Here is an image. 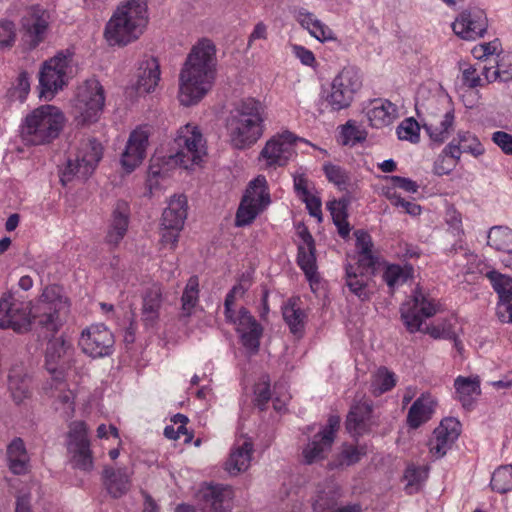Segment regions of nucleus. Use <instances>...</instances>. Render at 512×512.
Returning a JSON list of instances; mask_svg holds the SVG:
<instances>
[{
  "label": "nucleus",
  "mask_w": 512,
  "mask_h": 512,
  "mask_svg": "<svg viewBox=\"0 0 512 512\" xmlns=\"http://www.w3.org/2000/svg\"><path fill=\"white\" fill-rule=\"evenodd\" d=\"M216 63V48L210 40L202 39L193 46L179 75L178 99L182 105H195L208 93Z\"/></svg>",
  "instance_id": "obj_1"
},
{
  "label": "nucleus",
  "mask_w": 512,
  "mask_h": 512,
  "mask_svg": "<svg viewBox=\"0 0 512 512\" xmlns=\"http://www.w3.org/2000/svg\"><path fill=\"white\" fill-rule=\"evenodd\" d=\"M266 109L255 98L239 101L226 120V129L230 145L238 150L252 147L263 136L265 130Z\"/></svg>",
  "instance_id": "obj_2"
},
{
  "label": "nucleus",
  "mask_w": 512,
  "mask_h": 512,
  "mask_svg": "<svg viewBox=\"0 0 512 512\" xmlns=\"http://www.w3.org/2000/svg\"><path fill=\"white\" fill-rule=\"evenodd\" d=\"M148 23L147 4L144 0L122 2L105 27L110 45H127L138 39Z\"/></svg>",
  "instance_id": "obj_3"
},
{
  "label": "nucleus",
  "mask_w": 512,
  "mask_h": 512,
  "mask_svg": "<svg viewBox=\"0 0 512 512\" xmlns=\"http://www.w3.org/2000/svg\"><path fill=\"white\" fill-rule=\"evenodd\" d=\"M65 124L63 112L54 105H42L28 113L21 126L26 145H46L56 139Z\"/></svg>",
  "instance_id": "obj_4"
},
{
  "label": "nucleus",
  "mask_w": 512,
  "mask_h": 512,
  "mask_svg": "<svg viewBox=\"0 0 512 512\" xmlns=\"http://www.w3.org/2000/svg\"><path fill=\"white\" fill-rule=\"evenodd\" d=\"M437 311L438 305L435 300L418 289L400 307L401 319L410 333L421 331L434 339L452 338L453 332L445 324L429 325L422 330L424 320L434 316Z\"/></svg>",
  "instance_id": "obj_5"
},
{
  "label": "nucleus",
  "mask_w": 512,
  "mask_h": 512,
  "mask_svg": "<svg viewBox=\"0 0 512 512\" xmlns=\"http://www.w3.org/2000/svg\"><path fill=\"white\" fill-rule=\"evenodd\" d=\"M103 156L102 144L94 138L82 139L73 156L67 159L60 170V181L67 185L74 179L86 180L95 171Z\"/></svg>",
  "instance_id": "obj_6"
},
{
  "label": "nucleus",
  "mask_w": 512,
  "mask_h": 512,
  "mask_svg": "<svg viewBox=\"0 0 512 512\" xmlns=\"http://www.w3.org/2000/svg\"><path fill=\"white\" fill-rule=\"evenodd\" d=\"M246 287L242 284L235 285L225 298V316L236 326L240 340L244 348L251 354H256L260 346V338L263 329L257 320L245 309L241 308L238 313L232 310L235 299L242 296Z\"/></svg>",
  "instance_id": "obj_7"
},
{
  "label": "nucleus",
  "mask_w": 512,
  "mask_h": 512,
  "mask_svg": "<svg viewBox=\"0 0 512 512\" xmlns=\"http://www.w3.org/2000/svg\"><path fill=\"white\" fill-rule=\"evenodd\" d=\"M68 312L67 299L58 286L46 287L37 302L29 304L30 319L50 332H56L62 325V316Z\"/></svg>",
  "instance_id": "obj_8"
},
{
  "label": "nucleus",
  "mask_w": 512,
  "mask_h": 512,
  "mask_svg": "<svg viewBox=\"0 0 512 512\" xmlns=\"http://www.w3.org/2000/svg\"><path fill=\"white\" fill-rule=\"evenodd\" d=\"M72 62L73 53L69 49L44 62L39 75L40 97L51 99L67 85L69 74L72 72Z\"/></svg>",
  "instance_id": "obj_9"
},
{
  "label": "nucleus",
  "mask_w": 512,
  "mask_h": 512,
  "mask_svg": "<svg viewBox=\"0 0 512 512\" xmlns=\"http://www.w3.org/2000/svg\"><path fill=\"white\" fill-rule=\"evenodd\" d=\"M105 102L104 90L96 79L85 81L78 87L73 113L79 125L94 123L99 119Z\"/></svg>",
  "instance_id": "obj_10"
},
{
  "label": "nucleus",
  "mask_w": 512,
  "mask_h": 512,
  "mask_svg": "<svg viewBox=\"0 0 512 512\" xmlns=\"http://www.w3.org/2000/svg\"><path fill=\"white\" fill-rule=\"evenodd\" d=\"M362 87V75L355 66L344 67L332 80L326 102L333 111H340L351 105Z\"/></svg>",
  "instance_id": "obj_11"
},
{
  "label": "nucleus",
  "mask_w": 512,
  "mask_h": 512,
  "mask_svg": "<svg viewBox=\"0 0 512 512\" xmlns=\"http://www.w3.org/2000/svg\"><path fill=\"white\" fill-rule=\"evenodd\" d=\"M270 204L267 181L258 176L250 182L236 213L235 223L238 227L249 225L257 215Z\"/></svg>",
  "instance_id": "obj_12"
},
{
  "label": "nucleus",
  "mask_w": 512,
  "mask_h": 512,
  "mask_svg": "<svg viewBox=\"0 0 512 512\" xmlns=\"http://www.w3.org/2000/svg\"><path fill=\"white\" fill-rule=\"evenodd\" d=\"M175 142L178 152L172 158L175 163H180L185 168L199 164L206 155V142L196 125L189 123L181 127Z\"/></svg>",
  "instance_id": "obj_13"
},
{
  "label": "nucleus",
  "mask_w": 512,
  "mask_h": 512,
  "mask_svg": "<svg viewBox=\"0 0 512 512\" xmlns=\"http://www.w3.org/2000/svg\"><path fill=\"white\" fill-rule=\"evenodd\" d=\"M114 336L104 324H92L82 330L78 344L91 358H103L112 354Z\"/></svg>",
  "instance_id": "obj_14"
},
{
  "label": "nucleus",
  "mask_w": 512,
  "mask_h": 512,
  "mask_svg": "<svg viewBox=\"0 0 512 512\" xmlns=\"http://www.w3.org/2000/svg\"><path fill=\"white\" fill-rule=\"evenodd\" d=\"M30 326L29 302L13 293L0 299V328L16 332L28 330Z\"/></svg>",
  "instance_id": "obj_15"
},
{
  "label": "nucleus",
  "mask_w": 512,
  "mask_h": 512,
  "mask_svg": "<svg viewBox=\"0 0 512 512\" xmlns=\"http://www.w3.org/2000/svg\"><path fill=\"white\" fill-rule=\"evenodd\" d=\"M299 138L290 131H283L272 136L260 153V158L267 166H284L295 153Z\"/></svg>",
  "instance_id": "obj_16"
},
{
  "label": "nucleus",
  "mask_w": 512,
  "mask_h": 512,
  "mask_svg": "<svg viewBox=\"0 0 512 512\" xmlns=\"http://www.w3.org/2000/svg\"><path fill=\"white\" fill-rule=\"evenodd\" d=\"M49 13L39 7L29 8L21 19L22 40L33 49L44 41L49 28Z\"/></svg>",
  "instance_id": "obj_17"
},
{
  "label": "nucleus",
  "mask_w": 512,
  "mask_h": 512,
  "mask_svg": "<svg viewBox=\"0 0 512 512\" xmlns=\"http://www.w3.org/2000/svg\"><path fill=\"white\" fill-rule=\"evenodd\" d=\"M487 28L486 13L479 8H468L462 11L452 24L454 33L464 40L483 37Z\"/></svg>",
  "instance_id": "obj_18"
},
{
  "label": "nucleus",
  "mask_w": 512,
  "mask_h": 512,
  "mask_svg": "<svg viewBox=\"0 0 512 512\" xmlns=\"http://www.w3.org/2000/svg\"><path fill=\"white\" fill-rule=\"evenodd\" d=\"M232 488L222 484H205L197 492L196 498L203 510L225 512L231 507Z\"/></svg>",
  "instance_id": "obj_19"
},
{
  "label": "nucleus",
  "mask_w": 512,
  "mask_h": 512,
  "mask_svg": "<svg viewBox=\"0 0 512 512\" xmlns=\"http://www.w3.org/2000/svg\"><path fill=\"white\" fill-rule=\"evenodd\" d=\"M73 346L62 337L51 340L46 348L45 365L54 377H64V371L70 368Z\"/></svg>",
  "instance_id": "obj_20"
},
{
  "label": "nucleus",
  "mask_w": 512,
  "mask_h": 512,
  "mask_svg": "<svg viewBox=\"0 0 512 512\" xmlns=\"http://www.w3.org/2000/svg\"><path fill=\"white\" fill-rule=\"evenodd\" d=\"M149 144V131L145 127H138L130 133L125 150L121 155L122 167L132 172L146 157Z\"/></svg>",
  "instance_id": "obj_21"
},
{
  "label": "nucleus",
  "mask_w": 512,
  "mask_h": 512,
  "mask_svg": "<svg viewBox=\"0 0 512 512\" xmlns=\"http://www.w3.org/2000/svg\"><path fill=\"white\" fill-rule=\"evenodd\" d=\"M437 101L431 99L427 110L432 108L433 104ZM454 126V112L453 110L445 111H428L424 122V129L428 133L431 141L442 144L447 140L453 131Z\"/></svg>",
  "instance_id": "obj_22"
},
{
  "label": "nucleus",
  "mask_w": 512,
  "mask_h": 512,
  "mask_svg": "<svg viewBox=\"0 0 512 512\" xmlns=\"http://www.w3.org/2000/svg\"><path fill=\"white\" fill-rule=\"evenodd\" d=\"M374 424L372 417V404L361 400L353 404L346 419V429L352 436L367 433Z\"/></svg>",
  "instance_id": "obj_23"
},
{
  "label": "nucleus",
  "mask_w": 512,
  "mask_h": 512,
  "mask_svg": "<svg viewBox=\"0 0 512 512\" xmlns=\"http://www.w3.org/2000/svg\"><path fill=\"white\" fill-rule=\"evenodd\" d=\"M438 405L437 399L430 393H422L410 406L406 423L409 428L417 429L430 421Z\"/></svg>",
  "instance_id": "obj_24"
},
{
  "label": "nucleus",
  "mask_w": 512,
  "mask_h": 512,
  "mask_svg": "<svg viewBox=\"0 0 512 512\" xmlns=\"http://www.w3.org/2000/svg\"><path fill=\"white\" fill-rule=\"evenodd\" d=\"M299 236L301 243L298 245L297 263L310 282L317 281L314 239L306 229L300 231Z\"/></svg>",
  "instance_id": "obj_25"
},
{
  "label": "nucleus",
  "mask_w": 512,
  "mask_h": 512,
  "mask_svg": "<svg viewBox=\"0 0 512 512\" xmlns=\"http://www.w3.org/2000/svg\"><path fill=\"white\" fill-rule=\"evenodd\" d=\"M130 208L127 202L118 201L113 209L106 241L110 245H118L128 230Z\"/></svg>",
  "instance_id": "obj_26"
},
{
  "label": "nucleus",
  "mask_w": 512,
  "mask_h": 512,
  "mask_svg": "<svg viewBox=\"0 0 512 512\" xmlns=\"http://www.w3.org/2000/svg\"><path fill=\"white\" fill-rule=\"evenodd\" d=\"M141 320L145 327L153 328L159 319L162 305V289L158 284L148 287L142 297Z\"/></svg>",
  "instance_id": "obj_27"
},
{
  "label": "nucleus",
  "mask_w": 512,
  "mask_h": 512,
  "mask_svg": "<svg viewBox=\"0 0 512 512\" xmlns=\"http://www.w3.org/2000/svg\"><path fill=\"white\" fill-rule=\"evenodd\" d=\"M484 148L478 138L468 131H459L457 136L443 149V153L460 159L462 153H470L477 157L482 155Z\"/></svg>",
  "instance_id": "obj_28"
},
{
  "label": "nucleus",
  "mask_w": 512,
  "mask_h": 512,
  "mask_svg": "<svg viewBox=\"0 0 512 512\" xmlns=\"http://www.w3.org/2000/svg\"><path fill=\"white\" fill-rule=\"evenodd\" d=\"M373 269L374 268H358V263H348L345 266L346 286L349 288L350 292L356 295L361 301H365L370 298L367 283L369 274L372 273Z\"/></svg>",
  "instance_id": "obj_29"
},
{
  "label": "nucleus",
  "mask_w": 512,
  "mask_h": 512,
  "mask_svg": "<svg viewBox=\"0 0 512 512\" xmlns=\"http://www.w3.org/2000/svg\"><path fill=\"white\" fill-rule=\"evenodd\" d=\"M135 89L139 94L154 91L160 80L159 63L155 58L142 61L137 70Z\"/></svg>",
  "instance_id": "obj_30"
},
{
  "label": "nucleus",
  "mask_w": 512,
  "mask_h": 512,
  "mask_svg": "<svg viewBox=\"0 0 512 512\" xmlns=\"http://www.w3.org/2000/svg\"><path fill=\"white\" fill-rule=\"evenodd\" d=\"M296 20L312 37L321 42L336 39L332 29L306 9L302 8L297 11Z\"/></svg>",
  "instance_id": "obj_31"
},
{
  "label": "nucleus",
  "mask_w": 512,
  "mask_h": 512,
  "mask_svg": "<svg viewBox=\"0 0 512 512\" xmlns=\"http://www.w3.org/2000/svg\"><path fill=\"white\" fill-rule=\"evenodd\" d=\"M397 116V107L388 100H374L367 111V118L375 128L389 126Z\"/></svg>",
  "instance_id": "obj_32"
},
{
  "label": "nucleus",
  "mask_w": 512,
  "mask_h": 512,
  "mask_svg": "<svg viewBox=\"0 0 512 512\" xmlns=\"http://www.w3.org/2000/svg\"><path fill=\"white\" fill-rule=\"evenodd\" d=\"M187 217V199L183 195L173 196L163 211L161 226L182 229Z\"/></svg>",
  "instance_id": "obj_33"
},
{
  "label": "nucleus",
  "mask_w": 512,
  "mask_h": 512,
  "mask_svg": "<svg viewBox=\"0 0 512 512\" xmlns=\"http://www.w3.org/2000/svg\"><path fill=\"white\" fill-rule=\"evenodd\" d=\"M341 497L340 487L332 480L319 486L312 507L314 512H332Z\"/></svg>",
  "instance_id": "obj_34"
},
{
  "label": "nucleus",
  "mask_w": 512,
  "mask_h": 512,
  "mask_svg": "<svg viewBox=\"0 0 512 512\" xmlns=\"http://www.w3.org/2000/svg\"><path fill=\"white\" fill-rule=\"evenodd\" d=\"M456 398L465 409H471L477 397L481 393L480 380L475 377L458 376L454 381Z\"/></svg>",
  "instance_id": "obj_35"
},
{
  "label": "nucleus",
  "mask_w": 512,
  "mask_h": 512,
  "mask_svg": "<svg viewBox=\"0 0 512 512\" xmlns=\"http://www.w3.org/2000/svg\"><path fill=\"white\" fill-rule=\"evenodd\" d=\"M104 485L108 493L114 497L119 498L130 488V476L126 469L105 468L103 471Z\"/></svg>",
  "instance_id": "obj_36"
},
{
  "label": "nucleus",
  "mask_w": 512,
  "mask_h": 512,
  "mask_svg": "<svg viewBox=\"0 0 512 512\" xmlns=\"http://www.w3.org/2000/svg\"><path fill=\"white\" fill-rule=\"evenodd\" d=\"M64 377L54 376V388L52 389V397L55 398V409L59 411L64 418H71L74 414V394L70 389L66 388L63 382Z\"/></svg>",
  "instance_id": "obj_37"
},
{
  "label": "nucleus",
  "mask_w": 512,
  "mask_h": 512,
  "mask_svg": "<svg viewBox=\"0 0 512 512\" xmlns=\"http://www.w3.org/2000/svg\"><path fill=\"white\" fill-rule=\"evenodd\" d=\"M461 429L462 425L458 419L454 417H446L442 419L433 432L436 439L435 448L452 446L460 436Z\"/></svg>",
  "instance_id": "obj_38"
},
{
  "label": "nucleus",
  "mask_w": 512,
  "mask_h": 512,
  "mask_svg": "<svg viewBox=\"0 0 512 512\" xmlns=\"http://www.w3.org/2000/svg\"><path fill=\"white\" fill-rule=\"evenodd\" d=\"M8 378L11 396L15 403L20 404L30 395V379L21 366L13 367Z\"/></svg>",
  "instance_id": "obj_39"
},
{
  "label": "nucleus",
  "mask_w": 512,
  "mask_h": 512,
  "mask_svg": "<svg viewBox=\"0 0 512 512\" xmlns=\"http://www.w3.org/2000/svg\"><path fill=\"white\" fill-rule=\"evenodd\" d=\"M354 235L356 237L358 253L356 262L358 263V268H374L377 259L372 252L373 242L371 236L363 230L355 231Z\"/></svg>",
  "instance_id": "obj_40"
},
{
  "label": "nucleus",
  "mask_w": 512,
  "mask_h": 512,
  "mask_svg": "<svg viewBox=\"0 0 512 512\" xmlns=\"http://www.w3.org/2000/svg\"><path fill=\"white\" fill-rule=\"evenodd\" d=\"M482 74L488 82L496 80L507 82L512 80V56L502 55L494 61V65H484Z\"/></svg>",
  "instance_id": "obj_41"
},
{
  "label": "nucleus",
  "mask_w": 512,
  "mask_h": 512,
  "mask_svg": "<svg viewBox=\"0 0 512 512\" xmlns=\"http://www.w3.org/2000/svg\"><path fill=\"white\" fill-rule=\"evenodd\" d=\"M429 467L409 463L404 471L403 480L406 482L404 490L407 494L417 493L428 478Z\"/></svg>",
  "instance_id": "obj_42"
},
{
  "label": "nucleus",
  "mask_w": 512,
  "mask_h": 512,
  "mask_svg": "<svg viewBox=\"0 0 512 512\" xmlns=\"http://www.w3.org/2000/svg\"><path fill=\"white\" fill-rule=\"evenodd\" d=\"M341 419L338 415H330L327 423L313 436L310 448L331 447L340 428Z\"/></svg>",
  "instance_id": "obj_43"
},
{
  "label": "nucleus",
  "mask_w": 512,
  "mask_h": 512,
  "mask_svg": "<svg viewBox=\"0 0 512 512\" xmlns=\"http://www.w3.org/2000/svg\"><path fill=\"white\" fill-rule=\"evenodd\" d=\"M283 318L293 334L301 333L303 331L306 314L297 305L296 300H289L284 305Z\"/></svg>",
  "instance_id": "obj_44"
},
{
  "label": "nucleus",
  "mask_w": 512,
  "mask_h": 512,
  "mask_svg": "<svg viewBox=\"0 0 512 512\" xmlns=\"http://www.w3.org/2000/svg\"><path fill=\"white\" fill-rule=\"evenodd\" d=\"M487 243L495 250L506 252L512 250V230L508 227H492L487 235Z\"/></svg>",
  "instance_id": "obj_45"
},
{
  "label": "nucleus",
  "mask_w": 512,
  "mask_h": 512,
  "mask_svg": "<svg viewBox=\"0 0 512 512\" xmlns=\"http://www.w3.org/2000/svg\"><path fill=\"white\" fill-rule=\"evenodd\" d=\"M323 171L330 183L335 185L340 191H348L352 183V178L345 168L327 163L324 164Z\"/></svg>",
  "instance_id": "obj_46"
},
{
  "label": "nucleus",
  "mask_w": 512,
  "mask_h": 512,
  "mask_svg": "<svg viewBox=\"0 0 512 512\" xmlns=\"http://www.w3.org/2000/svg\"><path fill=\"white\" fill-rule=\"evenodd\" d=\"M253 451L254 450H232L225 463V470L232 476L246 471L251 464Z\"/></svg>",
  "instance_id": "obj_47"
},
{
  "label": "nucleus",
  "mask_w": 512,
  "mask_h": 512,
  "mask_svg": "<svg viewBox=\"0 0 512 512\" xmlns=\"http://www.w3.org/2000/svg\"><path fill=\"white\" fill-rule=\"evenodd\" d=\"M199 299V280L197 276H192L187 281L185 289L182 294V315L189 317L193 309L198 303Z\"/></svg>",
  "instance_id": "obj_48"
},
{
  "label": "nucleus",
  "mask_w": 512,
  "mask_h": 512,
  "mask_svg": "<svg viewBox=\"0 0 512 512\" xmlns=\"http://www.w3.org/2000/svg\"><path fill=\"white\" fill-rule=\"evenodd\" d=\"M492 490L504 494L512 489V465H503L497 468L491 478Z\"/></svg>",
  "instance_id": "obj_49"
},
{
  "label": "nucleus",
  "mask_w": 512,
  "mask_h": 512,
  "mask_svg": "<svg viewBox=\"0 0 512 512\" xmlns=\"http://www.w3.org/2000/svg\"><path fill=\"white\" fill-rule=\"evenodd\" d=\"M68 445L71 448H89L87 426L82 421L71 423L68 433Z\"/></svg>",
  "instance_id": "obj_50"
},
{
  "label": "nucleus",
  "mask_w": 512,
  "mask_h": 512,
  "mask_svg": "<svg viewBox=\"0 0 512 512\" xmlns=\"http://www.w3.org/2000/svg\"><path fill=\"white\" fill-rule=\"evenodd\" d=\"M9 469L16 475L25 474L30 468L27 450H7Z\"/></svg>",
  "instance_id": "obj_51"
},
{
  "label": "nucleus",
  "mask_w": 512,
  "mask_h": 512,
  "mask_svg": "<svg viewBox=\"0 0 512 512\" xmlns=\"http://www.w3.org/2000/svg\"><path fill=\"white\" fill-rule=\"evenodd\" d=\"M159 157H153L150 161L147 185L152 192L160 187V182L164 181L168 176V168L161 164Z\"/></svg>",
  "instance_id": "obj_52"
},
{
  "label": "nucleus",
  "mask_w": 512,
  "mask_h": 512,
  "mask_svg": "<svg viewBox=\"0 0 512 512\" xmlns=\"http://www.w3.org/2000/svg\"><path fill=\"white\" fill-rule=\"evenodd\" d=\"M493 289L499 296V301L503 300L504 296H510L512 294V278L501 274L495 270L489 271L486 274Z\"/></svg>",
  "instance_id": "obj_53"
},
{
  "label": "nucleus",
  "mask_w": 512,
  "mask_h": 512,
  "mask_svg": "<svg viewBox=\"0 0 512 512\" xmlns=\"http://www.w3.org/2000/svg\"><path fill=\"white\" fill-rule=\"evenodd\" d=\"M395 386L394 373L389 372L386 368H381L374 375L371 387L375 395H381Z\"/></svg>",
  "instance_id": "obj_54"
},
{
  "label": "nucleus",
  "mask_w": 512,
  "mask_h": 512,
  "mask_svg": "<svg viewBox=\"0 0 512 512\" xmlns=\"http://www.w3.org/2000/svg\"><path fill=\"white\" fill-rule=\"evenodd\" d=\"M397 135L400 140L417 143L420 138V126L413 118H407L397 127Z\"/></svg>",
  "instance_id": "obj_55"
},
{
  "label": "nucleus",
  "mask_w": 512,
  "mask_h": 512,
  "mask_svg": "<svg viewBox=\"0 0 512 512\" xmlns=\"http://www.w3.org/2000/svg\"><path fill=\"white\" fill-rule=\"evenodd\" d=\"M501 51V42L499 41V39H494L493 41L476 45L472 49V54L477 59L491 61L489 58L493 55H496L498 58H500Z\"/></svg>",
  "instance_id": "obj_56"
},
{
  "label": "nucleus",
  "mask_w": 512,
  "mask_h": 512,
  "mask_svg": "<svg viewBox=\"0 0 512 512\" xmlns=\"http://www.w3.org/2000/svg\"><path fill=\"white\" fill-rule=\"evenodd\" d=\"M255 404L263 410L266 404L271 400L270 379L267 375L260 377L254 386Z\"/></svg>",
  "instance_id": "obj_57"
},
{
  "label": "nucleus",
  "mask_w": 512,
  "mask_h": 512,
  "mask_svg": "<svg viewBox=\"0 0 512 512\" xmlns=\"http://www.w3.org/2000/svg\"><path fill=\"white\" fill-rule=\"evenodd\" d=\"M408 276V272L399 265H389L383 274L384 281L392 289L405 283Z\"/></svg>",
  "instance_id": "obj_58"
},
{
  "label": "nucleus",
  "mask_w": 512,
  "mask_h": 512,
  "mask_svg": "<svg viewBox=\"0 0 512 512\" xmlns=\"http://www.w3.org/2000/svg\"><path fill=\"white\" fill-rule=\"evenodd\" d=\"M362 455V450H342L335 461L327 463V467L329 469H336L344 466H350L358 462Z\"/></svg>",
  "instance_id": "obj_59"
},
{
  "label": "nucleus",
  "mask_w": 512,
  "mask_h": 512,
  "mask_svg": "<svg viewBox=\"0 0 512 512\" xmlns=\"http://www.w3.org/2000/svg\"><path fill=\"white\" fill-rule=\"evenodd\" d=\"M386 197L390 200L391 204L400 207L405 213L417 216L421 213V207L415 202L405 200L394 191H387Z\"/></svg>",
  "instance_id": "obj_60"
},
{
  "label": "nucleus",
  "mask_w": 512,
  "mask_h": 512,
  "mask_svg": "<svg viewBox=\"0 0 512 512\" xmlns=\"http://www.w3.org/2000/svg\"><path fill=\"white\" fill-rule=\"evenodd\" d=\"M70 463L73 468L90 471L93 468L91 450H72Z\"/></svg>",
  "instance_id": "obj_61"
},
{
  "label": "nucleus",
  "mask_w": 512,
  "mask_h": 512,
  "mask_svg": "<svg viewBox=\"0 0 512 512\" xmlns=\"http://www.w3.org/2000/svg\"><path fill=\"white\" fill-rule=\"evenodd\" d=\"M363 139L361 131L354 124L347 122L340 132V142L343 145L353 146Z\"/></svg>",
  "instance_id": "obj_62"
},
{
  "label": "nucleus",
  "mask_w": 512,
  "mask_h": 512,
  "mask_svg": "<svg viewBox=\"0 0 512 512\" xmlns=\"http://www.w3.org/2000/svg\"><path fill=\"white\" fill-rule=\"evenodd\" d=\"M459 159L442 154L436 159L433 166V172L438 176L449 174L456 166Z\"/></svg>",
  "instance_id": "obj_63"
},
{
  "label": "nucleus",
  "mask_w": 512,
  "mask_h": 512,
  "mask_svg": "<svg viewBox=\"0 0 512 512\" xmlns=\"http://www.w3.org/2000/svg\"><path fill=\"white\" fill-rule=\"evenodd\" d=\"M15 39V25L10 21H0V48L11 47Z\"/></svg>",
  "instance_id": "obj_64"
}]
</instances>
